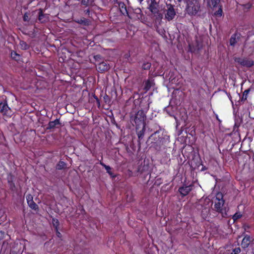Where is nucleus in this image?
Returning a JSON list of instances; mask_svg holds the SVG:
<instances>
[{
	"label": "nucleus",
	"instance_id": "f257e3e1",
	"mask_svg": "<svg viewBox=\"0 0 254 254\" xmlns=\"http://www.w3.org/2000/svg\"><path fill=\"white\" fill-rule=\"evenodd\" d=\"M160 132L156 131L153 133L149 138L148 142H150L152 146L157 145L160 146L167 141H169V136L167 134L160 135Z\"/></svg>",
	"mask_w": 254,
	"mask_h": 254
},
{
	"label": "nucleus",
	"instance_id": "f03ea898",
	"mask_svg": "<svg viewBox=\"0 0 254 254\" xmlns=\"http://www.w3.org/2000/svg\"><path fill=\"white\" fill-rule=\"evenodd\" d=\"M200 3L198 0H188L186 8L187 12L191 15H195L199 11Z\"/></svg>",
	"mask_w": 254,
	"mask_h": 254
},
{
	"label": "nucleus",
	"instance_id": "7ed1b4c3",
	"mask_svg": "<svg viewBox=\"0 0 254 254\" xmlns=\"http://www.w3.org/2000/svg\"><path fill=\"white\" fill-rule=\"evenodd\" d=\"M145 119V116L144 112L141 110L138 111L134 118V122L136 126L138 127L142 126L144 127Z\"/></svg>",
	"mask_w": 254,
	"mask_h": 254
},
{
	"label": "nucleus",
	"instance_id": "20e7f679",
	"mask_svg": "<svg viewBox=\"0 0 254 254\" xmlns=\"http://www.w3.org/2000/svg\"><path fill=\"white\" fill-rule=\"evenodd\" d=\"M234 60L235 62L241 64L242 66L247 67H250L252 66L254 64V61L248 58L238 57L235 58Z\"/></svg>",
	"mask_w": 254,
	"mask_h": 254
},
{
	"label": "nucleus",
	"instance_id": "39448f33",
	"mask_svg": "<svg viewBox=\"0 0 254 254\" xmlns=\"http://www.w3.org/2000/svg\"><path fill=\"white\" fill-rule=\"evenodd\" d=\"M199 204L202 207H203L202 215H207L209 213V208L212 205V202L210 201L209 199L205 198V199H201L199 201Z\"/></svg>",
	"mask_w": 254,
	"mask_h": 254
},
{
	"label": "nucleus",
	"instance_id": "423d86ee",
	"mask_svg": "<svg viewBox=\"0 0 254 254\" xmlns=\"http://www.w3.org/2000/svg\"><path fill=\"white\" fill-rule=\"evenodd\" d=\"M175 15L176 12L174 7L171 5L168 6L167 9L166 10V12L165 15V18H166L168 21H170L175 17Z\"/></svg>",
	"mask_w": 254,
	"mask_h": 254
},
{
	"label": "nucleus",
	"instance_id": "0eeeda50",
	"mask_svg": "<svg viewBox=\"0 0 254 254\" xmlns=\"http://www.w3.org/2000/svg\"><path fill=\"white\" fill-rule=\"evenodd\" d=\"M0 113L3 115L9 116L11 115V111L5 103H0Z\"/></svg>",
	"mask_w": 254,
	"mask_h": 254
},
{
	"label": "nucleus",
	"instance_id": "6e6552de",
	"mask_svg": "<svg viewBox=\"0 0 254 254\" xmlns=\"http://www.w3.org/2000/svg\"><path fill=\"white\" fill-rule=\"evenodd\" d=\"M224 203V200L222 198H219L218 195L215 200L214 208L217 212H221Z\"/></svg>",
	"mask_w": 254,
	"mask_h": 254
},
{
	"label": "nucleus",
	"instance_id": "1a4fd4ad",
	"mask_svg": "<svg viewBox=\"0 0 254 254\" xmlns=\"http://www.w3.org/2000/svg\"><path fill=\"white\" fill-rule=\"evenodd\" d=\"M192 190V186H184L179 189V191L184 196L187 195Z\"/></svg>",
	"mask_w": 254,
	"mask_h": 254
},
{
	"label": "nucleus",
	"instance_id": "9d476101",
	"mask_svg": "<svg viewBox=\"0 0 254 254\" xmlns=\"http://www.w3.org/2000/svg\"><path fill=\"white\" fill-rule=\"evenodd\" d=\"M97 68L99 70L103 72L108 70L110 68L109 65L105 62H102L98 64Z\"/></svg>",
	"mask_w": 254,
	"mask_h": 254
},
{
	"label": "nucleus",
	"instance_id": "9b49d317",
	"mask_svg": "<svg viewBox=\"0 0 254 254\" xmlns=\"http://www.w3.org/2000/svg\"><path fill=\"white\" fill-rule=\"evenodd\" d=\"M150 11L154 14L157 13L158 11V8L156 7V3L154 2V0L151 1V3L149 4L148 7Z\"/></svg>",
	"mask_w": 254,
	"mask_h": 254
},
{
	"label": "nucleus",
	"instance_id": "f8f14e48",
	"mask_svg": "<svg viewBox=\"0 0 254 254\" xmlns=\"http://www.w3.org/2000/svg\"><path fill=\"white\" fill-rule=\"evenodd\" d=\"M250 243V237L249 236H245L242 242V247L244 248H247Z\"/></svg>",
	"mask_w": 254,
	"mask_h": 254
},
{
	"label": "nucleus",
	"instance_id": "ddd939ff",
	"mask_svg": "<svg viewBox=\"0 0 254 254\" xmlns=\"http://www.w3.org/2000/svg\"><path fill=\"white\" fill-rule=\"evenodd\" d=\"M59 124H60V121L58 119L51 121L49 123L48 128H53Z\"/></svg>",
	"mask_w": 254,
	"mask_h": 254
},
{
	"label": "nucleus",
	"instance_id": "4468645a",
	"mask_svg": "<svg viewBox=\"0 0 254 254\" xmlns=\"http://www.w3.org/2000/svg\"><path fill=\"white\" fill-rule=\"evenodd\" d=\"M29 206L32 209L37 210L38 208V205L34 201H31L27 203Z\"/></svg>",
	"mask_w": 254,
	"mask_h": 254
},
{
	"label": "nucleus",
	"instance_id": "2eb2a0df",
	"mask_svg": "<svg viewBox=\"0 0 254 254\" xmlns=\"http://www.w3.org/2000/svg\"><path fill=\"white\" fill-rule=\"evenodd\" d=\"M102 166H103L105 169L106 170L107 173L111 176H112L113 175L112 174V172H111V168L110 166H107L106 165H105V164H104L102 162H100V163Z\"/></svg>",
	"mask_w": 254,
	"mask_h": 254
},
{
	"label": "nucleus",
	"instance_id": "dca6fc26",
	"mask_svg": "<svg viewBox=\"0 0 254 254\" xmlns=\"http://www.w3.org/2000/svg\"><path fill=\"white\" fill-rule=\"evenodd\" d=\"M66 166V164L63 161H60L57 165V169L61 170L64 168Z\"/></svg>",
	"mask_w": 254,
	"mask_h": 254
},
{
	"label": "nucleus",
	"instance_id": "f3484780",
	"mask_svg": "<svg viewBox=\"0 0 254 254\" xmlns=\"http://www.w3.org/2000/svg\"><path fill=\"white\" fill-rule=\"evenodd\" d=\"M93 2V0H82V3L83 4L88 6L91 5Z\"/></svg>",
	"mask_w": 254,
	"mask_h": 254
},
{
	"label": "nucleus",
	"instance_id": "a211bd4d",
	"mask_svg": "<svg viewBox=\"0 0 254 254\" xmlns=\"http://www.w3.org/2000/svg\"><path fill=\"white\" fill-rule=\"evenodd\" d=\"M219 1L220 0H210L208 3L210 6H215L219 2Z\"/></svg>",
	"mask_w": 254,
	"mask_h": 254
},
{
	"label": "nucleus",
	"instance_id": "6ab92c4d",
	"mask_svg": "<svg viewBox=\"0 0 254 254\" xmlns=\"http://www.w3.org/2000/svg\"><path fill=\"white\" fill-rule=\"evenodd\" d=\"M237 39L236 38V36H233L231 37L230 39V45L232 46H234L235 44L237 43Z\"/></svg>",
	"mask_w": 254,
	"mask_h": 254
},
{
	"label": "nucleus",
	"instance_id": "aec40b11",
	"mask_svg": "<svg viewBox=\"0 0 254 254\" xmlns=\"http://www.w3.org/2000/svg\"><path fill=\"white\" fill-rule=\"evenodd\" d=\"M20 45L22 49L26 50L28 48L29 46L24 41H20Z\"/></svg>",
	"mask_w": 254,
	"mask_h": 254
},
{
	"label": "nucleus",
	"instance_id": "412c9836",
	"mask_svg": "<svg viewBox=\"0 0 254 254\" xmlns=\"http://www.w3.org/2000/svg\"><path fill=\"white\" fill-rule=\"evenodd\" d=\"M241 217L242 214L240 213H236L233 216V219L235 221Z\"/></svg>",
	"mask_w": 254,
	"mask_h": 254
},
{
	"label": "nucleus",
	"instance_id": "4be33fe9",
	"mask_svg": "<svg viewBox=\"0 0 254 254\" xmlns=\"http://www.w3.org/2000/svg\"><path fill=\"white\" fill-rule=\"evenodd\" d=\"M150 66H151V64L149 63H144L142 65V68L144 69H148L150 67Z\"/></svg>",
	"mask_w": 254,
	"mask_h": 254
},
{
	"label": "nucleus",
	"instance_id": "5701e85b",
	"mask_svg": "<svg viewBox=\"0 0 254 254\" xmlns=\"http://www.w3.org/2000/svg\"><path fill=\"white\" fill-rule=\"evenodd\" d=\"M250 92V89H247V90H246L244 93H243V99H246L247 98V96L249 94Z\"/></svg>",
	"mask_w": 254,
	"mask_h": 254
},
{
	"label": "nucleus",
	"instance_id": "b1692460",
	"mask_svg": "<svg viewBox=\"0 0 254 254\" xmlns=\"http://www.w3.org/2000/svg\"><path fill=\"white\" fill-rule=\"evenodd\" d=\"M26 199H27V203L31 201H33V197L31 195L29 194V195H27L26 196Z\"/></svg>",
	"mask_w": 254,
	"mask_h": 254
},
{
	"label": "nucleus",
	"instance_id": "393cba45",
	"mask_svg": "<svg viewBox=\"0 0 254 254\" xmlns=\"http://www.w3.org/2000/svg\"><path fill=\"white\" fill-rule=\"evenodd\" d=\"M53 223L54 225L55 226V229H56V230H57V229H58L57 226H58V223H59L58 220L53 219Z\"/></svg>",
	"mask_w": 254,
	"mask_h": 254
},
{
	"label": "nucleus",
	"instance_id": "a878e982",
	"mask_svg": "<svg viewBox=\"0 0 254 254\" xmlns=\"http://www.w3.org/2000/svg\"><path fill=\"white\" fill-rule=\"evenodd\" d=\"M241 252V250L240 248H237L233 250V252L234 254H238Z\"/></svg>",
	"mask_w": 254,
	"mask_h": 254
},
{
	"label": "nucleus",
	"instance_id": "bb28decb",
	"mask_svg": "<svg viewBox=\"0 0 254 254\" xmlns=\"http://www.w3.org/2000/svg\"><path fill=\"white\" fill-rule=\"evenodd\" d=\"M222 10L221 8H219L216 13H215L216 15H219L220 16L222 15Z\"/></svg>",
	"mask_w": 254,
	"mask_h": 254
},
{
	"label": "nucleus",
	"instance_id": "cd10ccee",
	"mask_svg": "<svg viewBox=\"0 0 254 254\" xmlns=\"http://www.w3.org/2000/svg\"><path fill=\"white\" fill-rule=\"evenodd\" d=\"M23 19L24 21H28V19H29V17H28V15L27 13H25L23 16Z\"/></svg>",
	"mask_w": 254,
	"mask_h": 254
},
{
	"label": "nucleus",
	"instance_id": "c85d7f7f",
	"mask_svg": "<svg viewBox=\"0 0 254 254\" xmlns=\"http://www.w3.org/2000/svg\"><path fill=\"white\" fill-rule=\"evenodd\" d=\"M150 87V82L149 81H147L146 82V85L145 86V88L147 89H148Z\"/></svg>",
	"mask_w": 254,
	"mask_h": 254
},
{
	"label": "nucleus",
	"instance_id": "c756f323",
	"mask_svg": "<svg viewBox=\"0 0 254 254\" xmlns=\"http://www.w3.org/2000/svg\"><path fill=\"white\" fill-rule=\"evenodd\" d=\"M85 19H81L80 21H77V22H78L79 23H85Z\"/></svg>",
	"mask_w": 254,
	"mask_h": 254
},
{
	"label": "nucleus",
	"instance_id": "7c9ffc66",
	"mask_svg": "<svg viewBox=\"0 0 254 254\" xmlns=\"http://www.w3.org/2000/svg\"><path fill=\"white\" fill-rule=\"evenodd\" d=\"M43 16V15L42 13L39 14V20H40V21L42 20Z\"/></svg>",
	"mask_w": 254,
	"mask_h": 254
},
{
	"label": "nucleus",
	"instance_id": "2f4dec72",
	"mask_svg": "<svg viewBox=\"0 0 254 254\" xmlns=\"http://www.w3.org/2000/svg\"><path fill=\"white\" fill-rule=\"evenodd\" d=\"M57 235L58 237L60 238L61 237V234L57 230Z\"/></svg>",
	"mask_w": 254,
	"mask_h": 254
},
{
	"label": "nucleus",
	"instance_id": "473e14b6",
	"mask_svg": "<svg viewBox=\"0 0 254 254\" xmlns=\"http://www.w3.org/2000/svg\"><path fill=\"white\" fill-rule=\"evenodd\" d=\"M119 5H120V7H125V5H124V3H121V4H119Z\"/></svg>",
	"mask_w": 254,
	"mask_h": 254
},
{
	"label": "nucleus",
	"instance_id": "72a5a7b5",
	"mask_svg": "<svg viewBox=\"0 0 254 254\" xmlns=\"http://www.w3.org/2000/svg\"><path fill=\"white\" fill-rule=\"evenodd\" d=\"M113 1V2L114 3H117V1H118V0H112Z\"/></svg>",
	"mask_w": 254,
	"mask_h": 254
},
{
	"label": "nucleus",
	"instance_id": "f704fd0d",
	"mask_svg": "<svg viewBox=\"0 0 254 254\" xmlns=\"http://www.w3.org/2000/svg\"><path fill=\"white\" fill-rule=\"evenodd\" d=\"M251 4H248V8L251 7Z\"/></svg>",
	"mask_w": 254,
	"mask_h": 254
},
{
	"label": "nucleus",
	"instance_id": "c9c22d12",
	"mask_svg": "<svg viewBox=\"0 0 254 254\" xmlns=\"http://www.w3.org/2000/svg\"><path fill=\"white\" fill-rule=\"evenodd\" d=\"M142 0H140V2L141 3Z\"/></svg>",
	"mask_w": 254,
	"mask_h": 254
},
{
	"label": "nucleus",
	"instance_id": "e433bc0d",
	"mask_svg": "<svg viewBox=\"0 0 254 254\" xmlns=\"http://www.w3.org/2000/svg\"><path fill=\"white\" fill-rule=\"evenodd\" d=\"M11 56H13V53H11Z\"/></svg>",
	"mask_w": 254,
	"mask_h": 254
},
{
	"label": "nucleus",
	"instance_id": "4c0bfd02",
	"mask_svg": "<svg viewBox=\"0 0 254 254\" xmlns=\"http://www.w3.org/2000/svg\"><path fill=\"white\" fill-rule=\"evenodd\" d=\"M14 54L16 55L17 54H16V53H14Z\"/></svg>",
	"mask_w": 254,
	"mask_h": 254
}]
</instances>
